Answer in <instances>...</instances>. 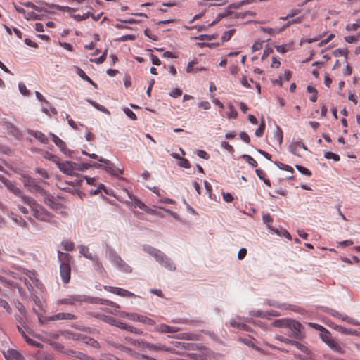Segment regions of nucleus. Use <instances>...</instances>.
Segmentation results:
<instances>
[{"label": "nucleus", "instance_id": "1", "mask_svg": "<svg viewBox=\"0 0 360 360\" xmlns=\"http://www.w3.org/2000/svg\"><path fill=\"white\" fill-rule=\"evenodd\" d=\"M143 250L152 256L157 262L166 269L170 271L176 270V266L172 259L165 252L149 245H143Z\"/></svg>", "mask_w": 360, "mask_h": 360}, {"label": "nucleus", "instance_id": "2", "mask_svg": "<svg viewBox=\"0 0 360 360\" xmlns=\"http://www.w3.org/2000/svg\"><path fill=\"white\" fill-rule=\"evenodd\" d=\"M25 204L27 205L32 213L33 217L42 221H49L52 215L42 205L37 203L32 197L24 198Z\"/></svg>", "mask_w": 360, "mask_h": 360}, {"label": "nucleus", "instance_id": "3", "mask_svg": "<svg viewBox=\"0 0 360 360\" xmlns=\"http://www.w3.org/2000/svg\"><path fill=\"white\" fill-rule=\"evenodd\" d=\"M88 156L91 158H97L101 163H94L93 167L98 169H105L108 173L115 176H119L123 173V169L117 168L109 160L105 159L102 157H98L95 153H89Z\"/></svg>", "mask_w": 360, "mask_h": 360}, {"label": "nucleus", "instance_id": "4", "mask_svg": "<svg viewBox=\"0 0 360 360\" xmlns=\"http://www.w3.org/2000/svg\"><path fill=\"white\" fill-rule=\"evenodd\" d=\"M106 254L110 262L120 271L127 274L131 273L132 268L121 258L113 248H108Z\"/></svg>", "mask_w": 360, "mask_h": 360}, {"label": "nucleus", "instance_id": "5", "mask_svg": "<svg viewBox=\"0 0 360 360\" xmlns=\"http://www.w3.org/2000/svg\"><path fill=\"white\" fill-rule=\"evenodd\" d=\"M83 302H92L91 298L84 295H70L58 300V304H68L75 307L81 305Z\"/></svg>", "mask_w": 360, "mask_h": 360}, {"label": "nucleus", "instance_id": "6", "mask_svg": "<svg viewBox=\"0 0 360 360\" xmlns=\"http://www.w3.org/2000/svg\"><path fill=\"white\" fill-rule=\"evenodd\" d=\"M20 180L22 182L24 187L29 191L44 193V189L38 184V182L35 179L25 174H22L20 176Z\"/></svg>", "mask_w": 360, "mask_h": 360}, {"label": "nucleus", "instance_id": "7", "mask_svg": "<svg viewBox=\"0 0 360 360\" xmlns=\"http://www.w3.org/2000/svg\"><path fill=\"white\" fill-rule=\"evenodd\" d=\"M63 174L71 176L76 170H81L80 165L71 161H61L60 159L56 164Z\"/></svg>", "mask_w": 360, "mask_h": 360}, {"label": "nucleus", "instance_id": "8", "mask_svg": "<svg viewBox=\"0 0 360 360\" xmlns=\"http://www.w3.org/2000/svg\"><path fill=\"white\" fill-rule=\"evenodd\" d=\"M325 311L330 314L331 316L336 317L342 321H346L349 323H351L354 326H360V322L357 320L354 319L353 318H351L346 314H341L339 311L330 309V308H326Z\"/></svg>", "mask_w": 360, "mask_h": 360}, {"label": "nucleus", "instance_id": "9", "mask_svg": "<svg viewBox=\"0 0 360 360\" xmlns=\"http://www.w3.org/2000/svg\"><path fill=\"white\" fill-rule=\"evenodd\" d=\"M147 346H148V349L150 351H153V352H161V351H165V352H170L172 354H180L179 351L176 350L173 347H167L165 345L160 343V342H158V343L149 342V345H147Z\"/></svg>", "mask_w": 360, "mask_h": 360}, {"label": "nucleus", "instance_id": "10", "mask_svg": "<svg viewBox=\"0 0 360 360\" xmlns=\"http://www.w3.org/2000/svg\"><path fill=\"white\" fill-rule=\"evenodd\" d=\"M104 289L106 290L108 292H110L112 293H114L115 295H117L119 296L123 297H136V295L123 288H118V287H112V286H105Z\"/></svg>", "mask_w": 360, "mask_h": 360}, {"label": "nucleus", "instance_id": "11", "mask_svg": "<svg viewBox=\"0 0 360 360\" xmlns=\"http://www.w3.org/2000/svg\"><path fill=\"white\" fill-rule=\"evenodd\" d=\"M248 321H249L248 318L237 316L236 319H231L230 325L233 328H236L240 330L248 331L250 330V327L245 323V322H248Z\"/></svg>", "mask_w": 360, "mask_h": 360}, {"label": "nucleus", "instance_id": "12", "mask_svg": "<svg viewBox=\"0 0 360 360\" xmlns=\"http://www.w3.org/2000/svg\"><path fill=\"white\" fill-rule=\"evenodd\" d=\"M49 136H51L52 141L55 144L60 148V151L67 156H71L72 151L66 147L65 143L56 135L53 133H49Z\"/></svg>", "mask_w": 360, "mask_h": 360}, {"label": "nucleus", "instance_id": "13", "mask_svg": "<svg viewBox=\"0 0 360 360\" xmlns=\"http://www.w3.org/2000/svg\"><path fill=\"white\" fill-rule=\"evenodd\" d=\"M301 327L302 326L299 322L292 320L288 328L290 331V336L296 339L302 338V335L300 330Z\"/></svg>", "mask_w": 360, "mask_h": 360}, {"label": "nucleus", "instance_id": "14", "mask_svg": "<svg viewBox=\"0 0 360 360\" xmlns=\"http://www.w3.org/2000/svg\"><path fill=\"white\" fill-rule=\"evenodd\" d=\"M6 187L8 191H10L11 193H13L15 195L19 197L22 202L25 203V198H30V196L25 195L22 190L17 187L15 184L14 182L10 181Z\"/></svg>", "mask_w": 360, "mask_h": 360}, {"label": "nucleus", "instance_id": "15", "mask_svg": "<svg viewBox=\"0 0 360 360\" xmlns=\"http://www.w3.org/2000/svg\"><path fill=\"white\" fill-rule=\"evenodd\" d=\"M70 271H71V269H70V264H66L65 263L60 264V276H61L62 281L65 283H68L70 281Z\"/></svg>", "mask_w": 360, "mask_h": 360}, {"label": "nucleus", "instance_id": "16", "mask_svg": "<svg viewBox=\"0 0 360 360\" xmlns=\"http://www.w3.org/2000/svg\"><path fill=\"white\" fill-rule=\"evenodd\" d=\"M4 356L6 360H24L22 355L14 349H8L4 352Z\"/></svg>", "mask_w": 360, "mask_h": 360}, {"label": "nucleus", "instance_id": "17", "mask_svg": "<svg viewBox=\"0 0 360 360\" xmlns=\"http://www.w3.org/2000/svg\"><path fill=\"white\" fill-rule=\"evenodd\" d=\"M157 332L161 333H174L180 330L179 327L170 326L164 323L158 325L155 328Z\"/></svg>", "mask_w": 360, "mask_h": 360}, {"label": "nucleus", "instance_id": "18", "mask_svg": "<svg viewBox=\"0 0 360 360\" xmlns=\"http://www.w3.org/2000/svg\"><path fill=\"white\" fill-rule=\"evenodd\" d=\"M44 198V202L51 209H57L58 203L53 196L44 190V193H39Z\"/></svg>", "mask_w": 360, "mask_h": 360}, {"label": "nucleus", "instance_id": "19", "mask_svg": "<svg viewBox=\"0 0 360 360\" xmlns=\"http://www.w3.org/2000/svg\"><path fill=\"white\" fill-rule=\"evenodd\" d=\"M265 303L269 306L274 307L278 309H285V310H287V309L294 310V307H295L292 305L288 304L285 303H280L277 301L271 300H266L265 301Z\"/></svg>", "mask_w": 360, "mask_h": 360}, {"label": "nucleus", "instance_id": "20", "mask_svg": "<svg viewBox=\"0 0 360 360\" xmlns=\"http://www.w3.org/2000/svg\"><path fill=\"white\" fill-rule=\"evenodd\" d=\"M327 345L334 352L342 354L344 353V347L335 339L332 338Z\"/></svg>", "mask_w": 360, "mask_h": 360}, {"label": "nucleus", "instance_id": "21", "mask_svg": "<svg viewBox=\"0 0 360 360\" xmlns=\"http://www.w3.org/2000/svg\"><path fill=\"white\" fill-rule=\"evenodd\" d=\"M300 148V140L292 139L291 143L289 145L288 150L292 154L300 157L301 154L299 152Z\"/></svg>", "mask_w": 360, "mask_h": 360}, {"label": "nucleus", "instance_id": "22", "mask_svg": "<svg viewBox=\"0 0 360 360\" xmlns=\"http://www.w3.org/2000/svg\"><path fill=\"white\" fill-rule=\"evenodd\" d=\"M333 328L342 334L359 335V333L354 329L346 328L339 325H335Z\"/></svg>", "mask_w": 360, "mask_h": 360}, {"label": "nucleus", "instance_id": "23", "mask_svg": "<svg viewBox=\"0 0 360 360\" xmlns=\"http://www.w3.org/2000/svg\"><path fill=\"white\" fill-rule=\"evenodd\" d=\"M27 133L33 136L34 138H36L43 143H46L48 141V139L46 137V136L39 131H33L31 129H28Z\"/></svg>", "mask_w": 360, "mask_h": 360}, {"label": "nucleus", "instance_id": "24", "mask_svg": "<svg viewBox=\"0 0 360 360\" xmlns=\"http://www.w3.org/2000/svg\"><path fill=\"white\" fill-rule=\"evenodd\" d=\"M127 195L129 198L134 200V205L136 207H139V209L142 210H147V206L141 200L137 199L135 196H134L132 194H131L128 191H126Z\"/></svg>", "mask_w": 360, "mask_h": 360}, {"label": "nucleus", "instance_id": "25", "mask_svg": "<svg viewBox=\"0 0 360 360\" xmlns=\"http://www.w3.org/2000/svg\"><path fill=\"white\" fill-rule=\"evenodd\" d=\"M79 254L84 256L86 259L91 260L95 255H93L87 246L79 245H78Z\"/></svg>", "mask_w": 360, "mask_h": 360}, {"label": "nucleus", "instance_id": "26", "mask_svg": "<svg viewBox=\"0 0 360 360\" xmlns=\"http://www.w3.org/2000/svg\"><path fill=\"white\" fill-rule=\"evenodd\" d=\"M198 63L197 60H193L188 63L187 67H186V72L188 73H193L196 72L198 71H202L205 70V68L204 67H197L195 68L194 65Z\"/></svg>", "mask_w": 360, "mask_h": 360}, {"label": "nucleus", "instance_id": "27", "mask_svg": "<svg viewBox=\"0 0 360 360\" xmlns=\"http://www.w3.org/2000/svg\"><path fill=\"white\" fill-rule=\"evenodd\" d=\"M173 338L186 340H196L198 335L191 333H182L173 336Z\"/></svg>", "mask_w": 360, "mask_h": 360}, {"label": "nucleus", "instance_id": "28", "mask_svg": "<svg viewBox=\"0 0 360 360\" xmlns=\"http://www.w3.org/2000/svg\"><path fill=\"white\" fill-rule=\"evenodd\" d=\"M291 321L292 320L285 319H276L272 323V325L276 328H288Z\"/></svg>", "mask_w": 360, "mask_h": 360}, {"label": "nucleus", "instance_id": "29", "mask_svg": "<svg viewBox=\"0 0 360 360\" xmlns=\"http://www.w3.org/2000/svg\"><path fill=\"white\" fill-rule=\"evenodd\" d=\"M96 300H97V301L95 302L96 303H99L101 304H106L110 307H112L115 308V311H117V309H119L120 308V307L118 304H117L112 301H110V300H105V299H100V298H98Z\"/></svg>", "mask_w": 360, "mask_h": 360}, {"label": "nucleus", "instance_id": "30", "mask_svg": "<svg viewBox=\"0 0 360 360\" xmlns=\"http://www.w3.org/2000/svg\"><path fill=\"white\" fill-rule=\"evenodd\" d=\"M147 345H149V342H147L141 339L131 340V345L137 347L139 349H148Z\"/></svg>", "mask_w": 360, "mask_h": 360}, {"label": "nucleus", "instance_id": "31", "mask_svg": "<svg viewBox=\"0 0 360 360\" xmlns=\"http://www.w3.org/2000/svg\"><path fill=\"white\" fill-rule=\"evenodd\" d=\"M147 345H149V342H147L141 339L131 340V345L137 347L139 349H148Z\"/></svg>", "mask_w": 360, "mask_h": 360}, {"label": "nucleus", "instance_id": "32", "mask_svg": "<svg viewBox=\"0 0 360 360\" xmlns=\"http://www.w3.org/2000/svg\"><path fill=\"white\" fill-rule=\"evenodd\" d=\"M172 344L174 345V348L176 350V349L189 350L193 347V345L192 344L187 343V342H172Z\"/></svg>", "mask_w": 360, "mask_h": 360}, {"label": "nucleus", "instance_id": "33", "mask_svg": "<svg viewBox=\"0 0 360 360\" xmlns=\"http://www.w3.org/2000/svg\"><path fill=\"white\" fill-rule=\"evenodd\" d=\"M58 257L59 261L60 262V264L65 263L66 264H70L71 256L68 253L58 251Z\"/></svg>", "mask_w": 360, "mask_h": 360}, {"label": "nucleus", "instance_id": "34", "mask_svg": "<svg viewBox=\"0 0 360 360\" xmlns=\"http://www.w3.org/2000/svg\"><path fill=\"white\" fill-rule=\"evenodd\" d=\"M12 215L13 217H11V219L16 224L22 228H26L27 226V223L21 217L14 215L13 214Z\"/></svg>", "mask_w": 360, "mask_h": 360}, {"label": "nucleus", "instance_id": "35", "mask_svg": "<svg viewBox=\"0 0 360 360\" xmlns=\"http://www.w3.org/2000/svg\"><path fill=\"white\" fill-rule=\"evenodd\" d=\"M274 138L277 141V142L279 145H281L282 143L283 131L278 126H276V130L274 131Z\"/></svg>", "mask_w": 360, "mask_h": 360}, {"label": "nucleus", "instance_id": "36", "mask_svg": "<svg viewBox=\"0 0 360 360\" xmlns=\"http://www.w3.org/2000/svg\"><path fill=\"white\" fill-rule=\"evenodd\" d=\"M91 261L92 262L94 268L97 271H102L103 267L102 266L101 262L100 261L99 258L97 256H94L93 259H91Z\"/></svg>", "mask_w": 360, "mask_h": 360}, {"label": "nucleus", "instance_id": "37", "mask_svg": "<svg viewBox=\"0 0 360 360\" xmlns=\"http://www.w3.org/2000/svg\"><path fill=\"white\" fill-rule=\"evenodd\" d=\"M88 102L91 105H93L95 108H96L98 110L105 112V113H107V114L110 113V112L108 110V109L105 107H104L103 105H101L97 103L96 102L91 101V100H88Z\"/></svg>", "mask_w": 360, "mask_h": 360}, {"label": "nucleus", "instance_id": "38", "mask_svg": "<svg viewBox=\"0 0 360 360\" xmlns=\"http://www.w3.org/2000/svg\"><path fill=\"white\" fill-rule=\"evenodd\" d=\"M90 15H91V13L87 12V13H84L83 15L73 14L71 15V17L77 21H82V20H84L89 18L90 17Z\"/></svg>", "mask_w": 360, "mask_h": 360}, {"label": "nucleus", "instance_id": "39", "mask_svg": "<svg viewBox=\"0 0 360 360\" xmlns=\"http://www.w3.org/2000/svg\"><path fill=\"white\" fill-rule=\"evenodd\" d=\"M321 338L326 345L332 339L330 332L326 329L322 331V333H321Z\"/></svg>", "mask_w": 360, "mask_h": 360}, {"label": "nucleus", "instance_id": "40", "mask_svg": "<svg viewBox=\"0 0 360 360\" xmlns=\"http://www.w3.org/2000/svg\"><path fill=\"white\" fill-rule=\"evenodd\" d=\"M72 356L81 360H91V356L79 352H72Z\"/></svg>", "mask_w": 360, "mask_h": 360}, {"label": "nucleus", "instance_id": "41", "mask_svg": "<svg viewBox=\"0 0 360 360\" xmlns=\"http://www.w3.org/2000/svg\"><path fill=\"white\" fill-rule=\"evenodd\" d=\"M249 314L252 316L266 318L264 311L252 309L249 311Z\"/></svg>", "mask_w": 360, "mask_h": 360}, {"label": "nucleus", "instance_id": "42", "mask_svg": "<svg viewBox=\"0 0 360 360\" xmlns=\"http://www.w3.org/2000/svg\"><path fill=\"white\" fill-rule=\"evenodd\" d=\"M275 164L277 165V167L282 170H285L287 172H290L291 173H293L294 169L293 168L288 165L279 162H275Z\"/></svg>", "mask_w": 360, "mask_h": 360}, {"label": "nucleus", "instance_id": "43", "mask_svg": "<svg viewBox=\"0 0 360 360\" xmlns=\"http://www.w3.org/2000/svg\"><path fill=\"white\" fill-rule=\"evenodd\" d=\"M139 322L148 326L155 325V321L153 319L143 315H141Z\"/></svg>", "mask_w": 360, "mask_h": 360}, {"label": "nucleus", "instance_id": "44", "mask_svg": "<svg viewBox=\"0 0 360 360\" xmlns=\"http://www.w3.org/2000/svg\"><path fill=\"white\" fill-rule=\"evenodd\" d=\"M48 319L51 321H58V320H65V313L60 312L55 315L49 316Z\"/></svg>", "mask_w": 360, "mask_h": 360}, {"label": "nucleus", "instance_id": "45", "mask_svg": "<svg viewBox=\"0 0 360 360\" xmlns=\"http://www.w3.org/2000/svg\"><path fill=\"white\" fill-rule=\"evenodd\" d=\"M61 244L66 251H72L75 248V244L72 241L65 240L63 241Z\"/></svg>", "mask_w": 360, "mask_h": 360}, {"label": "nucleus", "instance_id": "46", "mask_svg": "<svg viewBox=\"0 0 360 360\" xmlns=\"http://www.w3.org/2000/svg\"><path fill=\"white\" fill-rule=\"evenodd\" d=\"M101 319L103 320L104 322L109 323L112 326H115L117 320L114 319L112 316H101Z\"/></svg>", "mask_w": 360, "mask_h": 360}, {"label": "nucleus", "instance_id": "47", "mask_svg": "<svg viewBox=\"0 0 360 360\" xmlns=\"http://www.w3.org/2000/svg\"><path fill=\"white\" fill-rule=\"evenodd\" d=\"M44 158L50 161H52L55 164H56V162L60 159L58 156H56V155H53L49 152H46L44 155Z\"/></svg>", "mask_w": 360, "mask_h": 360}, {"label": "nucleus", "instance_id": "48", "mask_svg": "<svg viewBox=\"0 0 360 360\" xmlns=\"http://www.w3.org/2000/svg\"><path fill=\"white\" fill-rule=\"evenodd\" d=\"M15 307L20 313L22 316H23L25 319H27V313L25 306L20 302H17L15 303Z\"/></svg>", "mask_w": 360, "mask_h": 360}, {"label": "nucleus", "instance_id": "49", "mask_svg": "<svg viewBox=\"0 0 360 360\" xmlns=\"http://www.w3.org/2000/svg\"><path fill=\"white\" fill-rule=\"evenodd\" d=\"M25 274H26V276H27L29 277V278L33 283H34L36 285H37V283L39 282V281L36 277V274L34 271H30V270H26Z\"/></svg>", "mask_w": 360, "mask_h": 360}, {"label": "nucleus", "instance_id": "50", "mask_svg": "<svg viewBox=\"0 0 360 360\" xmlns=\"http://www.w3.org/2000/svg\"><path fill=\"white\" fill-rule=\"evenodd\" d=\"M77 73L84 80H85L88 82H91V79L89 78V77L87 76L86 75V73L84 72V71L83 70H82L81 68H77Z\"/></svg>", "mask_w": 360, "mask_h": 360}, {"label": "nucleus", "instance_id": "51", "mask_svg": "<svg viewBox=\"0 0 360 360\" xmlns=\"http://www.w3.org/2000/svg\"><path fill=\"white\" fill-rule=\"evenodd\" d=\"M296 169L302 174L310 176L311 175V172L306 167L301 165H295Z\"/></svg>", "mask_w": 360, "mask_h": 360}, {"label": "nucleus", "instance_id": "52", "mask_svg": "<svg viewBox=\"0 0 360 360\" xmlns=\"http://www.w3.org/2000/svg\"><path fill=\"white\" fill-rule=\"evenodd\" d=\"M265 129V123L264 121H262L261 124H259V127L255 131V136L258 137L262 136L264 131Z\"/></svg>", "mask_w": 360, "mask_h": 360}, {"label": "nucleus", "instance_id": "53", "mask_svg": "<svg viewBox=\"0 0 360 360\" xmlns=\"http://www.w3.org/2000/svg\"><path fill=\"white\" fill-rule=\"evenodd\" d=\"M234 32H235L234 30H230L229 31H226V32H224V34L221 36V40L223 41H229L231 38V37L233 36Z\"/></svg>", "mask_w": 360, "mask_h": 360}, {"label": "nucleus", "instance_id": "54", "mask_svg": "<svg viewBox=\"0 0 360 360\" xmlns=\"http://www.w3.org/2000/svg\"><path fill=\"white\" fill-rule=\"evenodd\" d=\"M229 112L227 113V116L229 119L236 118L238 115L237 111L234 109L231 104L229 105Z\"/></svg>", "mask_w": 360, "mask_h": 360}, {"label": "nucleus", "instance_id": "55", "mask_svg": "<svg viewBox=\"0 0 360 360\" xmlns=\"http://www.w3.org/2000/svg\"><path fill=\"white\" fill-rule=\"evenodd\" d=\"M126 115L132 120H136L137 119L136 114L129 108H125L123 109Z\"/></svg>", "mask_w": 360, "mask_h": 360}, {"label": "nucleus", "instance_id": "56", "mask_svg": "<svg viewBox=\"0 0 360 360\" xmlns=\"http://www.w3.org/2000/svg\"><path fill=\"white\" fill-rule=\"evenodd\" d=\"M242 158L243 159H245L250 165H252V167H257V162H256V160L252 158L251 156L248 155H242Z\"/></svg>", "mask_w": 360, "mask_h": 360}, {"label": "nucleus", "instance_id": "57", "mask_svg": "<svg viewBox=\"0 0 360 360\" xmlns=\"http://www.w3.org/2000/svg\"><path fill=\"white\" fill-rule=\"evenodd\" d=\"M324 157L327 159H333L335 161H338L340 160V156L330 151L326 152L324 153Z\"/></svg>", "mask_w": 360, "mask_h": 360}, {"label": "nucleus", "instance_id": "58", "mask_svg": "<svg viewBox=\"0 0 360 360\" xmlns=\"http://www.w3.org/2000/svg\"><path fill=\"white\" fill-rule=\"evenodd\" d=\"M292 345L295 346L297 348H298L300 350L304 352L306 354L309 353V349L302 344L300 343L299 342L295 341L292 342Z\"/></svg>", "mask_w": 360, "mask_h": 360}, {"label": "nucleus", "instance_id": "59", "mask_svg": "<svg viewBox=\"0 0 360 360\" xmlns=\"http://www.w3.org/2000/svg\"><path fill=\"white\" fill-rule=\"evenodd\" d=\"M18 89H19L20 92L23 96H28L30 94L29 90L27 89L26 86L23 83L20 82L18 84Z\"/></svg>", "mask_w": 360, "mask_h": 360}, {"label": "nucleus", "instance_id": "60", "mask_svg": "<svg viewBox=\"0 0 360 360\" xmlns=\"http://www.w3.org/2000/svg\"><path fill=\"white\" fill-rule=\"evenodd\" d=\"M86 343L92 347L94 348H100V344L96 340L93 338H86Z\"/></svg>", "mask_w": 360, "mask_h": 360}, {"label": "nucleus", "instance_id": "61", "mask_svg": "<svg viewBox=\"0 0 360 360\" xmlns=\"http://www.w3.org/2000/svg\"><path fill=\"white\" fill-rule=\"evenodd\" d=\"M106 53H107V51L105 50L104 52L103 53V54L100 57L94 58V59H91V61L94 62L95 63H97V64L102 63L105 60Z\"/></svg>", "mask_w": 360, "mask_h": 360}, {"label": "nucleus", "instance_id": "62", "mask_svg": "<svg viewBox=\"0 0 360 360\" xmlns=\"http://www.w3.org/2000/svg\"><path fill=\"white\" fill-rule=\"evenodd\" d=\"M24 17L27 20L40 19L39 15L37 14H36L35 13H34V12L25 13Z\"/></svg>", "mask_w": 360, "mask_h": 360}, {"label": "nucleus", "instance_id": "63", "mask_svg": "<svg viewBox=\"0 0 360 360\" xmlns=\"http://www.w3.org/2000/svg\"><path fill=\"white\" fill-rule=\"evenodd\" d=\"M35 96L37 100L42 103V104H45L46 105H49V102L46 100V98L44 97V96L39 91H35Z\"/></svg>", "mask_w": 360, "mask_h": 360}, {"label": "nucleus", "instance_id": "64", "mask_svg": "<svg viewBox=\"0 0 360 360\" xmlns=\"http://www.w3.org/2000/svg\"><path fill=\"white\" fill-rule=\"evenodd\" d=\"M178 165H179V166L184 167V168H190L191 167V164H190L189 161L187 159L184 158L180 159Z\"/></svg>", "mask_w": 360, "mask_h": 360}]
</instances>
